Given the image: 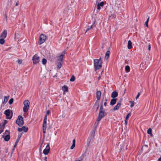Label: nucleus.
Segmentation results:
<instances>
[{
	"label": "nucleus",
	"mask_w": 161,
	"mask_h": 161,
	"mask_svg": "<svg viewBox=\"0 0 161 161\" xmlns=\"http://www.w3.org/2000/svg\"><path fill=\"white\" fill-rule=\"evenodd\" d=\"M62 62H58L57 68L58 69H60L62 66Z\"/></svg>",
	"instance_id": "24"
},
{
	"label": "nucleus",
	"mask_w": 161,
	"mask_h": 161,
	"mask_svg": "<svg viewBox=\"0 0 161 161\" xmlns=\"http://www.w3.org/2000/svg\"><path fill=\"white\" fill-rule=\"evenodd\" d=\"M16 123L20 127L24 125V120L21 116H19L17 119L16 120Z\"/></svg>",
	"instance_id": "3"
},
{
	"label": "nucleus",
	"mask_w": 161,
	"mask_h": 161,
	"mask_svg": "<svg viewBox=\"0 0 161 161\" xmlns=\"http://www.w3.org/2000/svg\"><path fill=\"white\" fill-rule=\"evenodd\" d=\"M50 111L49 110H47V111L46 115H48L50 114Z\"/></svg>",
	"instance_id": "52"
},
{
	"label": "nucleus",
	"mask_w": 161,
	"mask_h": 161,
	"mask_svg": "<svg viewBox=\"0 0 161 161\" xmlns=\"http://www.w3.org/2000/svg\"><path fill=\"white\" fill-rule=\"evenodd\" d=\"M40 57L36 54L34 55L32 58V61L34 64H36L39 62Z\"/></svg>",
	"instance_id": "6"
},
{
	"label": "nucleus",
	"mask_w": 161,
	"mask_h": 161,
	"mask_svg": "<svg viewBox=\"0 0 161 161\" xmlns=\"http://www.w3.org/2000/svg\"><path fill=\"white\" fill-rule=\"evenodd\" d=\"M43 140L42 141V143L41 144V146L40 147V151L41 150V148H42V145L43 144Z\"/></svg>",
	"instance_id": "49"
},
{
	"label": "nucleus",
	"mask_w": 161,
	"mask_h": 161,
	"mask_svg": "<svg viewBox=\"0 0 161 161\" xmlns=\"http://www.w3.org/2000/svg\"><path fill=\"white\" fill-rule=\"evenodd\" d=\"M47 122L43 121V128L46 129Z\"/></svg>",
	"instance_id": "31"
},
{
	"label": "nucleus",
	"mask_w": 161,
	"mask_h": 161,
	"mask_svg": "<svg viewBox=\"0 0 161 161\" xmlns=\"http://www.w3.org/2000/svg\"><path fill=\"white\" fill-rule=\"evenodd\" d=\"M62 89L64 92H67L68 91V87L65 85L62 86Z\"/></svg>",
	"instance_id": "19"
},
{
	"label": "nucleus",
	"mask_w": 161,
	"mask_h": 161,
	"mask_svg": "<svg viewBox=\"0 0 161 161\" xmlns=\"http://www.w3.org/2000/svg\"><path fill=\"white\" fill-rule=\"evenodd\" d=\"M132 42L131 41L129 40L128 42L127 47L129 49H130L132 47Z\"/></svg>",
	"instance_id": "20"
},
{
	"label": "nucleus",
	"mask_w": 161,
	"mask_h": 161,
	"mask_svg": "<svg viewBox=\"0 0 161 161\" xmlns=\"http://www.w3.org/2000/svg\"><path fill=\"white\" fill-rule=\"evenodd\" d=\"M46 39V36L44 34H41L39 37V43L40 45L42 44L45 42Z\"/></svg>",
	"instance_id": "5"
},
{
	"label": "nucleus",
	"mask_w": 161,
	"mask_h": 161,
	"mask_svg": "<svg viewBox=\"0 0 161 161\" xmlns=\"http://www.w3.org/2000/svg\"><path fill=\"white\" fill-rule=\"evenodd\" d=\"M110 47H108V51H109L110 52Z\"/></svg>",
	"instance_id": "62"
},
{
	"label": "nucleus",
	"mask_w": 161,
	"mask_h": 161,
	"mask_svg": "<svg viewBox=\"0 0 161 161\" xmlns=\"http://www.w3.org/2000/svg\"><path fill=\"white\" fill-rule=\"evenodd\" d=\"M50 150V147L49 143H47L46 148L43 151V153L45 155H47L49 153Z\"/></svg>",
	"instance_id": "8"
},
{
	"label": "nucleus",
	"mask_w": 161,
	"mask_h": 161,
	"mask_svg": "<svg viewBox=\"0 0 161 161\" xmlns=\"http://www.w3.org/2000/svg\"><path fill=\"white\" fill-rule=\"evenodd\" d=\"M118 96V92L116 91H114L111 94V97L113 98H115L116 97H117Z\"/></svg>",
	"instance_id": "14"
},
{
	"label": "nucleus",
	"mask_w": 161,
	"mask_h": 161,
	"mask_svg": "<svg viewBox=\"0 0 161 161\" xmlns=\"http://www.w3.org/2000/svg\"><path fill=\"white\" fill-rule=\"evenodd\" d=\"M122 99H121L119 101V102L118 103H121V101H122Z\"/></svg>",
	"instance_id": "57"
},
{
	"label": "nucleus",
	"mask_w": 161,
	"mask_h": 161,
	"mask_svg": "<svg viewBox=\"0 0 161 161\" xmlns=\"http://www.w3.org/2000/svg\"><path fill=\"white\" fill-rule=\"evenodd\" d=\"M110 54V51H107L106 52L105 56V59L106 60H107L108 59L109 57Z\"/></svg>",
	"instance_id": "18"
},
{
	"label": "nucleus",
	"mask_w": 161,
	"mask_h": 161,
	"mask_svg": "<svg viewBox=\"0 0 161 161\" xmlns=\"http://www.w3.org/2000/svg\"><path fill=\"white\" fill-rule=\"evenodd\" d=\"M128 60H125V63L127 64H128Z\"/></svg>",
	"instance_id": "55"
},
{
	"label": "nucleus",
	"mask_w": 161,
	"mask_h": 161,
	"mask_svg": "<svg viewBox=\"0 0 161 161\" xmlns=\"http://www.w3.org/2000/svg\"><path fill=\"white\" fill-rule=\"evenodd\" d=\"M93 27V25H92L90 27H89L87 28L86 33L88 31H89L90 30L92 27Z\"/></svg>",
	"instance_id": "40"
},
{
	"label": "nucleus",
	"mask_w": 161,
	"mask_h": 161,
	"mask_svg": "<svg viewBox=\"0 0 161 161\" xmlns=\"http://www.w3.org/2000/svg\"><path fill=\"white\" fill-rule=\"evenodd\" d=\"M117 100V99L116 98H113L112 99L110 102V105H114L116 102Z\"/></svg>",
	"instance_id": "13"
},
{
	"label": "nucleus",
	"mask_w": 161,
	"mask_h": 161,
	"mask_svg": "<svg viewBox=\"0 0 161 161\" xmlns=\"http://www.w3.org/2000/svg\"><path fill=\"white\" fill-rule=\"evenodd\" d=\"M18 130L19 132H21L22 131V128H19L18 129Z\"/></svg>",
	"instance_id": "48"
},
{
	"label": "nucleus",
	"mask_w": 161,
	"mask_h": 161,
	"mask_svg": "<svg viewBox=\"0 0 161 161\" xmlns=\"http://www.w3.org/2000/svg\"><path fill=\"white\" fill-rule=\"evenodd\" d=\"M75 139H74L73 141L72 145L70 147V149H72L74 148V147H75Z\"/></svg>",
	"instance_id": "23"
},
{
	"label": "nucleus",
	"mask_w": 161,
	"mask_h": 161,
	"mask_svg": "<svg viewBox=\"0 0 161 161\" xmlns=\"http://www.w3.org/2000/svg\"><path fill=\"white\" fill-rule=\"evenodd\" d=\"M104 3L103 2H102L100 3H98L97 5V9L98 10H100L101 9L100 7L103 6Z\"/></svg>",
	"instance_id": "16"
},
{
	"label": "nucleus",
	"mask_w": 161,
	"mask_h": 161,
	"mask_svg": "<svg viewBox=\"0 0 161 161\" xmlns=\"http://www.w3.org/2000/svg\"><path fill=\"white\" fill-rule=\"evenodd\" d=\"M125 70L127 72H129L130 71V67L128 65L125 66Z\"/></svg>",
	"instance_id": "29"
},
{
	"label": "nucleus",
	"mask_w": 161,
	"mask_h": 161,
	"mask_svg": "<svg viewBox=\"0 0 161 161\" xmlns=\"http://www.w3.org/2000/svg\"><path fill=\"white\" fill-rule=\"evenodd\" d=\"M4 39L1 38L0 39V43L1 44H3L5 42Z\"/></svg>",
	"instance_id": "30"
},
{
	"label": "nucleus",
	"mask_w": 161,
	"mask_h": 161,
	"mask_svg": "<svg viewBox=\"0 0 161 161\" xmlns=\"http://www.w3.org/2000/svg\"><path fill=\"white\" fill-rule=\"evenodd\" d=\"M20 36L18 33H17L16 32L15 33V36L14 37V39L15 41L18 42L19 41V38L20 37Z\"/></svg>",
	"instance_id": "17"
},
{
	"label": "nucleus",
	"mask_w": 161,
	"mask_h": 161,
	"mask_svg": "<svg viewBox=\"0 0 161 161\" xmlns=\"http://www.w3.org/2000/svg\"><path fill=\"white\" fill-rule=\"evenodd\" d=\"M158 161H161V157L158 159Z\"/></svg>",
	"instance_id": "56"
},
{
	"label": "nucleus",
	"mask_w": 161,
	"mask_h": 161,
	"mask_svg": "<svg viewBox=\"0 0 161 161\" xmlns=\"http://www.w3.org/2000/svg\"><path fill=\"white\" fill-rule=\"evenodd\" d=\"M105 102H107V99L106 98L105 100Z\"/></svg>",
	"instance_id": "63"
},
{
	"label": "nucleus",
	"mask_w": 161,
	"mask_h": 161,
	"mask_svg": "<svg viewBox=\"0 0 161 161\" xmlns=\"http://www.w3.org/2000/svg\"><path fill=\"white\" fill-rule=\"evenodd\" d=\"M19 1H18L17 2V3H16V5H16V6H18V4H19Z\"/></svg>",
	"instance_id": "54"
},
{
	"label": "nucleus",
	"mask_w": 161,
	"mask_h": 161,
	"mask_svg": "<svg viewBox=\"0 0 161 161\" xmlns=\"http://www.w3.org/2000/svg\"><path fill=\"white\" fill-rule=\"evenodd\" d=\"M99 104H98V105H97V109H96V111H97V110L98 109V108H99Z\"/></svg>",
	"instance_id": "53"
},
{
	"label": "nucleus",
	"mask_w": 161,
	"mask_h": 161,
	"mask_svg": "<svg viewBox=\"0 0 161 161\" xmlns=\"http://www.w3.org/2000/svg\"><path fill=\"white\" fill-rule=\"evenodd\" d=\"M9 96H5L4 97V99L3 101V102L1 105L2 106H3L5 104L7 103L8 101V98H9Z\"/></svg>",
	"instance_id": "11"
},
{
	"label": "nucleus",
	"mask_w": 161,
	"mask_h": 161,
	"mask_svg": "<svg viewBox=\"0 0 161 161\" xmlns=\"http://www.w3.org/2000/svg\"><path fill=\"white\" fill-rule=\"evenodd\" d=\"M99 121H97V122H96L95 124H94V125L95 126V128H96L97 127V125H98L99 124Z\"/></svg>",
	"instance_id": "42"
},
{
	"label": "nucleus",
	"mask_w": 161,
	"mask_h": 161,
	"mask_svg": "<svg viewBox=\"0 0 161 161\" xmlns=\"http://www.w3.org/2000/svg\"><path fill=\"white\" fill-rule=\"evenodd\" d=\"M8 123V121L6 120H4V122L3 123H2V127L4 129V128L5 126Z\"/></svg>",
	"instance_id": "25"
},
{
	"label": "nucleus",
	"mask_w": 161,
	"mask_h": 161,
	"mask_svg": "<svg viewBox=\"0 0 161 161\" xmlns=\"http://www.w3.org/2000/svg\"><path fill=\"white\" fill-rule=\"evenodd\" d=\"M120 105L121 103H118L114 107L113 110L114 111L115 110H118L119 108H120Z\"/></svg>",
	"instance_id": "15"
},
{
	"label": "nucleus",
	"mask_w": 161,
	"mask_h": 161,
	"mask_svg": "<svg viewBox=\"0 0 161 161\" xmlns=\"http://www.w3.org/2000/svg\"><path fill=\"white\" fill-rule=\"evenodd\" d=\"M47 115H46L45 116L43 120V121H45L47 122Z\"/></svg>",
	"instance_id": "43"
},
{
	"label": "nucleus",
	"mask_w": 161,
	"mask_h": 161,
	"mask_svg": "<svg viewBox=\"0 0 161 161\" xmlns=\"http://www.w3.org/2000/svg\"><path fill=\"white\" fill-rule=\"evenodd\" d=\"M2 161H6V160L5 159H3L2 160Z\"/></svg>",
	"instance_id": "64"
},
{
	"label": "nucleus",
	"mask_w": 161,
	"mask_h": 161,
	"mask_svg": "<svg viewBox=\"0 0 161 161\" xmlns=\"http://www.w3.org/2000/svg\"><path fill=\"white\" fill-rule=\"evenodd\" d=\"M96 22V20H95L94 21V23L92 24V25H93V26H95V25H94Z\"/></svg>",
	"instance_id": "58"
},
{
	"label": "nucleus",
	"mask_w": 161,
	"mask_h": 161,
	"mask_svg": "<svg viewBox=\"0 0 161 161\" xmlns=\"http://www.w3.org/2000/svg\"><path fill=\"white\" fill-rule=\"evenodd\" d=\"M148 46V50H149V51H150V49H151V45H150V43H149Z\"/></svg>",
	"instance_id": "45"
},
{
	"label": "nucleus",
	"mask_w": 161,
	"mask_h": 161,
	"mask_svg": "<svg viewBox=\"0 0 161 161\" xmlns=\"http://www.w3.org/2000/svg\"><path fill=\"white\" fill-rule=\"evenodd\" d=\"M47 157H45L44 158V160H45L46 161H47Z\"/></svg>",
	"instance_id": "59"
},
{
	"label": "nucleus",
	"mask_w": 161,
	"mask_h": 161,
	"mask_svg": "<svg viewBox=\"0 0 161 161\" xmlns=\"http://www.w3.org/2000/svg\"><path fill=\"white\" fill-rule=\"evenodd\" d=\"M24 107L23 108V111L25 112H27L30 107V102L28 100H25L23 102Z\"/></svg>",
	"instance_id": "2"
},
{
	"label": "nucleus",
	"mask_w": 161,
	"mask_h": 161,
	"mask_svg": "<svg viewBox=\"0 0 161 161\" xmlns=\"http://www.w3.org/2000/svg\"><path fill=\"white\" fill-rule=\"evenodd\" d=\"M7 31L6 30H4L3 32L1 33L0 37L1 38L5 39L7 36Z\"/></svg>",
	"instance_id": "9"
},
{
	"label": "nucleus",
	"mask_w": 161,
	"mask_h": 161,
	"mask_svg": "<svg viewBox=\"0 0 161 161\" xmlns=\"http://www.w3.org/2000/svg\"><path fill=\"white\" fill-rule=\"evenodd\" d=\"M131 114L130 113H128L126 115L125 118L126 120H128L129 119V116Z\"/></svg>",
	"instance_id": "39"
},
{
	"label": "nucleus",
	"mask_w": 161,
	"mask_h": 161,
	"mask_svg": "<svg viewBox=\"0 0 161 161\" xmlns=\"http://www.w3.org/2000/svg\"><path fill=\"white\" fill-rule=\"evenodd\" d=\"M19 140H18V139H17L16 140V142H15V143L14 145V148L15 147H16V146H17V144L19 142Z\"/></svg>",
	"instance_id": "36"
},
{
	"label": "nucleus",
	"mask_w": 161,
	"mask_h": 161,
	"mask_svg": "<svg viewBox=\"0 0 161 161\" xmlns=\"http://www.w3.org/2000/svg\"><path fill=\"white\" fill-rule=\"evenodd\" d=\"M46 129L43 128V133L44 134H45V133Z\"/></svg>",
	"instance_id": "51"
},
{
	"label": "nucleus",
	"mask_w": 161,
	"mask_h": 161,
	"mask_svg": "<svg viewBox=\"0 0 161 161\" xmlns=\"http://www.w3.org/2000/svg\"><path fill=\"white\" fill-rule=\"evenodd\" d=\"M101 92L100 91H97L96 92V97L97 100L99 101L101 97Z\"/></svg>",
	"instance_id": "12"
},
{
	"label": "nucleus",
	"mask_w": 161,
	"mask_h": 161,
	"mask_svg": "<svg viewBox=\"0 0 161 161\" xmlns=\"http://www.w3.org/2000/svg\"><path fill=\"white\" fill-rule=\"evenodd\" d=\"M10 139V136L9 134L5 136L4 139L6 141H8Z\"/></svg>",
	"instance_id": "21"
},
{
	"label": "nucleus",
	"mask_w": 161,
	"mask_h": 161,
	"mask_svg": "<svg viewBox=\"0 0 161 161\" xmlns=\"http://www.w3.org/2000/svg\"><path fill=\"white\" fill-rule=\"evenodd\" d=\"M127 120H126V119H125V123L126 124H127Z\"/></svg>",
	"instance_id": "60"
},
{
	"label": "nucleus",
	"mask_w": 161,
	"mask_h": 161,
	"mask_svg": "<svg viewBox=\"0 0 161 161\" xmlns=\"http://www.w3.org/2000/svg\"><path fill=\"white\" fill-rule=\"evenodd\" d=\"M65 51H63L62 53L60 55H63V57L64 55L65 54Z\"/></svg>",
	"instance_id": "50"
},
{
	"label": "nucleus",
	"mask_w": 161,
	"mask_h": 161,
	"mask_svg": "<svg viewBox=\"0 0 161 161\" xmlns=\"http://www.w3.org/2000/svg\"><path fill=\"white\" fill-rule=\"evenodd\" d=\"M63 57L62 55H60L59 57L58 58V62H63Z\"/></svg>",
	"instance_id": "22"
},
{
	"label": "nucleus",
	"mask_w": 161,
	"mask_h": 161,
	"mask_svg": "<svg viewBox=\"0 0 161 161\" xmlns=\"http://www.w3.org/2000/svg\"><path fill=\"white\" fill-rule=\"evenodd\" d=\"M22 130H23L25 132L27 131L28 130V128L25 126H23L22 127Z\"/></svg>",
	"instance_id": "28"
},
{
	"label": "nucleus",
	"mask_w": 161,
	"mask_h": 161,
	"mask_svg": "<svg viewBox=\"0 0 161 161\" xmlns=\"http://www.w3.org/2000/svg\"><path fill=\"white\" fill-rule=\"evenodd\" d=\"M13 101H14V99L13 98H11L9 101V103L10 104H12V103H13Z\"/></svg>",
	"instance_id": "35"
},
{
	"label": "nucleus",
	"mask_w": 161,
	"mask_h": 161,
	"mask_svg": "<svg viewBox=\"0 0 161 161\" xmlns=\"http://www.w3.org/2000/svg\"><path fill=\"white\" fill-rule=\"evenodd\" d=\"M149 17H148V18L147 19V21H146V22L145 23V25L147 27H148V22L149 21Z\"/></svg>",
	"instance_id": "38"
},
{
	"label": "nucleus",
	"mask_w": 161,
	"mask_h": 161,
	"mask_svg": "<svg viewBox=\"0 0 161 161\" xmlns=\"http://www.w3.org/2000/svg\"><path fill=\"white\" fill-rule=\"evenodd\" d=\"M106 105H107V102H105L104 103V105L105 106H106Z\"/></svg>",
	"instance_id": "61"
},
{
	"label": "nucleus",
	"mask_w": 161,
	"mask_h": 161,
	"mask_svg": "<svg viewBox=\"0 0 161 161\" xmlns=\"http://www.w3.org/2000/svg\"><path fill=\"white\" fill-rule=\"evenodd\" d=\"M22 135V133L20 134L18 136V138L17 139H18V140H19Z\"/></svg>",
	"instance_id": "41"
},
{
	"label": "nucleus",
	"mask_w": 161,
	"mask_h": 161,
	"mask_svg": "<svg viewBox=\"0 0 161 161\" xmlns=\"http://www.w3.org/2000/svg\"><path fill=\"white\" fill-rule=\"evenodd\" d=\"M102 63L99 62H94V66L95 68V70L96 71L97 70L101 69L102 67Z\"/></svg>",
	"instance_id": "7"
},
{
	"label": "nucleus",
	"mask_w": 161,
	"mask_h": 161,
	"mask_svg": "<svg viewBox=\"0 0 161 161\" xmlns=\"http://www.w3.org/2000/svg\"><path fill=\"white\" fill-rule=\"evenodd\" d=\"M17 62L19 64H20L22 63V60H18Z\"/></svg>",
	"instance_id": "44"
},
{
	"label": "nucleus",
	"mask_w": 161,
	"mask_h": 161,
	"mask_svg": "<svg viewBox=\"0 0 161 161\" xmlns=\"http://www.w3.org/2000/svg\"><path fill=\"white\" fill-rule=\"evenodd\" d=\"M5 134H6L7 135H8V134L9 135L10 132L8 131L7 130H6L5 131Z\"/></svg>",
	"instance_id": "46"
},
{
	"label": "nucleus",
	"mask_w": 161,
	"mask_h": 161,
	"mask_svg": "<svg viewBox=\"0 0 161 161\" xmlns=\"http://www.w3.org/2000/svg\"><path fill=\"white\" fill-rule=\"evenodd\" d=\"M94 134H95V132H94L93 136L92 135L91 136H90L88 138V139H87V142H88L87 146H89V144L91 141H92V142L93 141V138H94Z\"/></svg>",
	"instance_id": "10"
},
{
	"label": "nucleus",
	"mask_w": 161,
	"mask_h": 161,
	"mask_svg": "<svg viewBox=\"0 0 161 161\" xmlns=\"http://www.w3.org/2000/svg\"><path fill=\"white\" fill-rule=\"evenodd\" d=\"M75 80V77L74 75H72L71 78L70 79V81H74Z\"/></svg>",
	"instance_id": "33"
},
{
	"label": "nucleus",
	"mask_w": 161,
	"mask_h": 161,
	"mask_svg": "<svg viewBox=\"0 0 161 161\" xmlns=\"http://www.w3.org/2000/svg\"><path fill=\"white\" fill-rule=\"evenodd\" d=\"M94 62H96V63H97V62H99L102 63V61L101 57H100L99 59H94Z\"/></svg>",
	"instance_id": "26"
},
{
	"label": "nucleus",
	"mask_w": 161,
	"mask_h": 161,
	"mask_svg": "<svg viewBox=\"0 0 161 161\" xmlns=\"http://www.w3.org/2000/svg\"><path fill=\"white\" fill-rule=\"evenodd\" d=\"M129 102L131 104V105H130V107H133L134 106V102L132 101H130Z\"/></svg>",
	"instance_id": "37"
},
{
	"label": "nucleus",
	"mask_w": 161,
	"mask_h": 161,
	"mask_svg": "<svg viewBox=\"0 0 161 161\" xmlns=\"http://www.w3.org/2000/svg\"><path fill=\"white\" fill-rule=\"evenodd\" d=\"M7 119H11L12 117L13 113L12 111L9 109L6 110L4 112Z\"/></svg>",
	"instance_id": "4"
},
{
	"label": "nucleus",
	"mask_w": 161,
	"mask_h": 161,
	"mask_svg": "<svg viewBox=\"0 0 161 161\" xmlns=\"http://www.w3.org/2000/svg\"><path fill=\"white\" fill-rule=\"evenodd\" d=\"M140 92H138V94H137L136 97V99L139 97L140 96Z\"/></svg>",
	"instance_id": "47"
},
{
	"label": "nucleus",
	"mask_w": 161,
	"mask_h": 161,
	"mask_svg": "<svg viewBox=\"0 0 161 161\" xmlns=\"http://www.w3.org/2000/svg\"><path fill=\"white\" fill-rule=\"evenodd\" d=\"M47 60L46 59L44 58L42 59V63L43 64H46Z\"/></svg>",
	"instance_id": "32"
},
{
	"label": "nucleus",
	"mask_w": 161,
	"mask_h": 161,
	"mask_svg": "<svg viewBox=\"0 0 161 161\" xmlns=\"http://www.w3.org/2000/svg\"><path fill=\"white\" fill-rule=\"evenodd\" d=\"M152 129L151 128H149L147 131V133L150 135L151 136H153V134L152 133Z\"/></svg>",
	"instance_id": "27"
},
{
	"label": "nucleus",
	"mask_w": 161,
	"mask_h": 161,
	"mask_svg": "<svg viewBox=\"0 0 161 161\" xmlns=\"http://www.w3.org/2000/svg\"><path fill=\"white\" fill-rule=\"evenodd\" d=\"M3 128L2 127V124H0V134L3 131Z\"/></svg>",
	"instance_id": "34"
},
{
	"label": "nucleus",
	"mask_w": 161,
	"mask_h": 161,
	"mask_svg": "<svg viewBox=\"0 0 161 161\" xmlns=\"http://www.w3.org/2000/svg\"><path fill=\"white\" fill-rule=\"evenodd\" d=\"M103 101H102V102ZM106 115V113L104 110L103 109V102L101 104L99 110V112L98 117L97 119V121H100L102 118H103Z\"/></svg>",
	"instance_id": "1"
}]
</instances>
